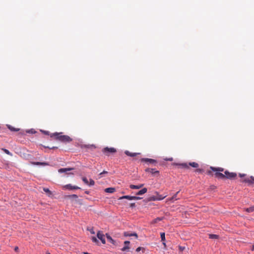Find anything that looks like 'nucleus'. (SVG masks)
<instances>
[{
	"label": "nucleus",
	"mask_w": 254,
	"mask_h": 254,
	"mask_svg": "<svg viewBox=\"0 0 254 254\" xmlns=\"http://www.w3.org/2000/svg\"><path fill=\"white\" fill-rule=\"evenodd\" d=\"M63 132H54L50 134V137L57 140H59L64 143L70 142L72 139L69 136L63 135Z\"/></svg>",
	"instance_id": "f257e3e1"
},
{
	"label": "nucleus",
	"mask_w": 254,
	"mask_h": 254,
	"mask_svg": "<svg viewBox=\"0 0 254 254\" xmlns=\"http://www.w3.org/2000/svg\"><path fill=\"white\" fill-rule=\"evenodd\" d=\"M11 131L18 132L17 135L22 136L25 135L26 133L34 134L37 131L33 128L27 129L26 130H20V128H8Z\"/></svg>",
	"instance_id": "f03ea898"
},
{
	"label": "nucleus",
	"mask_w": 254,
	"mask_h": 254,
	"mask_svg": "<svg viewBox=\"0 0 254 254\" xmlns=\"http://www.w3.org/2000/svg\"><path fill=\"white\" fill-rule=\"evenodd\" d=\"M224 171V168L221 167H214L211 166L210 167V170H207L206 171V174L208 175L212 176V172H218L221 173L222 172H223Z\"/></svg>",
	"instance_id": "7ed1b4c3"
},
{
	"label": "nucleus",
	"mask_w": 254,
	"mask_h": 254,
	"mask_svg": "<svg viewBox=\"0 0 254 254\" xmlns=\"http://www.w3.org/2000/svg\"><path fill=\"white\" fill-rule=\"evenodd\" d=\"M117 152L116 149L114 147H106L102 149V152L107 156H110L111 154L115 153Z\"/></svg>",
	"instance_id": "20e7f679"
},
{
	"label": "nucleus",
	"mask_w": 254,
	"mask_h": 254,
	"mask_svg": "<svg viewBox=\"0 0 254 254\" xmlns=\"http://www.w3.org/2000/svg\"><path fill=\"white\" fill-rule=\"evenodd\" d=\"M140 161L145 162L148 165L151 164L154 166H156L157 164V161L156 160L151 158H142L140 159Z\"/></svg>",
	"instance_id": "39448f33"
},
{
	"label": "nucleus",
	"mask_w": 254,
	"mask_h": 254,
	"mask_svg": "<svg viewBox=\"0 0 254 254\" xmlns=\"http://www.w3.org/2000/svg\"><path fill=\"white\" fill-rule=\"evenodd\" d=\"M224 179H228L233 180L236 178L237 174L234 172H229L228 171L226 170L224 171Z\"/></svg>",
	"instance_id": "423d86ee"
},
{
	"label": "nucleus",
	"mask_w": 254,
	"mask_h": 254,
	"mask_svg": "<svg viewBox=\"0 0 254 254\" xmlns=\"http://www.w3.org/2000/svg\"><path fill=\"white\" fill-rule=\"evenodd\" d=\"M123 199H127L128 200H139L142 199V197L137 196H130V195H123L120 197L119 199L121 200Z\"/></svg>",
	"instance_id": "0eeeda50"
},
{
	"label": "nucleus",
	"mask_w": 254,
	"mask_h": 254,
	"mask_svg": "<svg viewBox=\"0 0 254 254\" xmlns=\"http://www.w3.org/2000/svg\"><path fill=\"white\" fill-rule=\"evenodd\" d=\"M242 182L248 184V186H252L254 184V177L251 176L246 178L242 181Z\"/></svg>",
	"instance_id": "6e6552de"
},
{
	"label": "nucleus",
	"mask_w": 254,
	"mask_h": 254,
	"mask_svg": "<svg viewBox=\"0 0 254 254\" xmlns=\"http://www.w3.org/2000/svg\"><path fill=\"white\" fill-rule=\"evenodd\" d=\"M64 190H80L81 188L76 186H72L71 184H69L63 186Z\"/></svg>",
	"instance_id": "1a4fd4ad"
},
{
	"label": "nucleus",
	"mask_w": 254,
	"mask_h": 254,
	"mask_svg": "<svg viewBox=\"0 0 254 254\" xmlns=\"http://www.w3.org/2000/svg\"><path fill=\"white\" fill-rule=\"evenodd\" d=\"M161 200H162V197L157 198V196L156 195H153L151 196H149L147 198H146L145 199L143 200V201L145 202V203H147L149 201Z\"/></svg>",
	"instance_id": "9d476101"
},
{
	"label": "nucleus",
	"mask_w": 254,
	"mask_h": 254,
	"mask_svg": "<svg viewBox=\"0 0 254 254\" xmlns=\"http://www.w3.org/2000/svg\"><path fill=\"white\" fill-rule=\"evenodd\" d=\"M145 172L151 173L154 175H159V171L156 170L155 169L147 168L145 170Z\"/></svg>",
	"instance_id": "9b49d317"
},
{
	"label": "nucleus",
	"mask_w": 254,
	"mask_h": 254,
	"mask_svg": "<svg viewBox=\"0 0 254 254\" xmlns=\"http://www.w3.org/2000/svg\"><path fill=\"white\" fill-rule=\"evenodd\" d=\"M104 235L102 233L101 231H99L97 234V237L98 238L101 240L102 244H105L106 243V240L104 238Z\"/></svg>",
	"instance_id": "f8f14e48"
},
{
	"label": "nucleus",
	"mask_w": 254,
	"mask_h": 254,
	"mask_svg": "<svg viewBox=\"0 0 254 254\" xmlns=\"http://www.w3.org/2000/svg\"><path fill=\"white\" fill-rule=\"evenodd\" d=\"M172 165L174 166H178V168H185V169L189 168V165L186 163H173L172 164Z\"/></svg>",
	"instance_id": "ddd939ff"
},
{
	"label": "nucleus",
	"mask_w": 254,
	"mask_h": 254,
	"mask_svg": "<svg viewBox=\"0 0 254 254\" xmlns=\"http://www.w3.org/2000/svg\"><path fill=\"white\" fill-rule=\"evenodd\" d=\"M105 235L108 242H109L110 243H111V244L115 246H117V244L116 241L113 239L109 234L106 233Z\"/></svg>",
	"instance_id": "4468645a"
},
{
	"label": "nucleus",
	"mask_w": 254,
	"mask_h": 254,
	"mask_svg": "<svg viewBox=\"0 0 254 254\" xmlns=\"http://www.w3.org/2000/svg\"><path fill=\"white\" fill-rule=\"evenodd\" d=\"M124 235L125 237H131L134 236L137 239L138 238V236L136 233H129L128 232H125L124 233Z\"/></svg>",
	"instance_id": "2eb2a0df"
},
{
	"label": "nucleus",
	"mask_w": 254,
	"mask_h": 254,
	"mask_svg": "<svg viewBox=\"0 0 254 254\" xmlns=\"http://www.w3.org/2000/svg\"><path fill=\"white\" fill-rule=\"evenodd\" d=\"M214 175V176L220 179H224V176L225 174H223L222 173L218 172H215Z\"/></svg>",
	"instance_id": "dca6fc26"
},
{
	"label": "nucleus",
	"mask_w": 254,
	"mask_h": 254,
	"mask_svg": "<svg viewBox=\"0 0 254 254\" xmlns=\"http://www.w3.org/2000/svg\"><path fill=\"white\" fill-rule=\"evenodd\" d=\"M125 153L127 156L130 157H135L137 155H139L140 154V153H131L128 150H126L125 151Z\"/></svg>",
	"instance_id": "f3484780"
},
{
	"label": "nucleus",
	"mask_w": 254,
	"mask_h": 254,
	"mask_svg": "<svg viewBox=\"0 0 254 254\" xmlns=\"http://www.w3.org/2000/svg\"><path fill=\"white\" fill-rule=\"evenodd\" d=\"M73 170V168H61L59 169L58 172L60 173H66L67 172Z\"/></svg>",
	"instance_id": "a211bd4d"
},
{
	"label": "nucleus",
	"mask_w": 254,
	"mask_h": 254,
	"mask_svg": "<svg viewBox=\"0 0 254 254\" xmlns=\"http://www.w3.org/2000/svg\"><path fill=\"white\" fill-rule=\"evenodd\" d=\"M147 191V189L146 188H144L141 190H139L136 193V195H141L145 193Z\"/></svg>",
	"instance_id": "6ab92c4d"
},
{
	"label": "nucleus",
	"mask_w": 254,
	"mask_h": 254,
	"mask_svg": "<svg viewBox=\"0 0 254 254\" xmlns=\"http://www.w3.org/2000/svg\"><path fill=\"white\" fill-rule=\"evenodd\" d=\"M144 184H140L139 185H130L129 188L131 189H139L143 186Z\"/></svg>",
	"instance_id": "aec40b11"
},
{
	"label": "nucleus",
	"mask_w": 254,
	"mask_h": 254,
	"mask_svg": "<svg viewBox=\"0 0 254 254\" xmlns=\"http://www.w3.org/2000/svg\"><path fill=\"white\" fill-rule=\"evenodd\" d=\"M116 190V189L115 188H108L105 189V191L107 193H114Z\"/></svg>",
	"instance_id": "412c9836"
},
{
	"label": "nucleus",
	"mask_w": 254,
	"mask_h": 254,
	"mask_svg": "<svg viewBox=\"0 0 254 254\" xmlns=\"http://www.w3.org/2000/svg\"><path fill=\"white\" fill-rule=\"evenodd\" d=\"M82 148H89V149H94L96 148V146L94 144L90 145V144H85L83 145L81 147Z\"/></svg>",
	"instance_id": "4be33fe9"
},
{
	"label": "nucleus",
	"mask_w": 254,
	"mask_h": 254,
	"mask_svg": "<svg viewBox=\"0 0 254 254\" xmlns=\"http://www.w3.org/2000/svg\"><path fill=\"white\" fill-rule=\"evenodd\" d=\"M189 165L195 168H197L199 166L198 164L194 162L189 163Z\"/></svg>",
	"instance_id": "5701e85b"
},
{
	"label": "nucleus",
	"mask_w": 254,
	"mask_h": 254,
	"mask_svg": "<svg viewBox=\"0 0 254 254\" xmlns=\"http://www.w3.org/2000/svg\"><path fill=\"white\" fill-rule=\"evenodd\" d=\"M163 219H164V217H157L156 218H155V219H154V220L152 221V224L156 223H157L158 221H162Z\"/></svg>",
	"instance_id": "b1692460"
},
{
	"label": "nucleus",
	"mask_w": 254,
	"mask_h": 254,
	"mask_svg": "<svg viewBox=\"0 0 254 254\" xmlns=\"http://www.w3.org/2000/svg\"><path fill=\"white\" fill-rule=\"evenodd\" d=\"M245 211L248 213H251L254 211V206H251L245 209Z\"/></svg>",
	"instance_id": "393cba45"
},
{
	"label": "nucleus",
	"mask_w": 254,
	"mask_h": 254,
	"mask_svg": "<svg viewBox=\"0 0 254 254\" xmlns=\"http://www.w3.org/2000/svg\"><path fill=\"white\" fill-rule=\"evenodd\" d=\"M219 238V236L216 234H211L209 235V238L212 239H217Z\"/></svg>",
	"instance_id": "a878e982"
},
{
	"label": "nucleus",
	"mask_w": 254,
	"mask_h": 254,
	"mask_svg": "<svg viewBox=\"0 0 254 254\" xmlns=\"http://www.w3.org/2000/svg\"><path fill=\"white\" fill-rule=\"evenodd\" d=\"M130 249L129 246H125L123 248L121 249V251L123 252H129Z\"/></svg>",
	"instance_id": "bb28decb"
},
{
	"label": "nucleus",
	"mask_w": 254,
	"mask_h": 254,
	"mask_svg": "<svg viewBox=\"0 0 254 254\" xmlns=\"http://www.w3.org/2000/svg\"><path fill=\"white\" fill-rule=\"evenodd\" d=\"M43 190L48 193V196H50L52 194L51 191L48 188H43Z\"/></svg>",
	"instance_id": "cd10ccee"
},
{
	"label": "nucleus",
	"mask_w": 254,
	"mask_h": 254,
	"mask_svg": "<svg viewBox=\"0 0 254 254\" xmlns=\"http://www.w3.org/2000/svg\"><path fill=\"white\" fill-rule=\"evenodd\" d=\"M180 191H177L175 194H174L173 196L170 199L171 200H177V198L178 194L179 193Z\"/></svg>",
	"instance_id": "c85d7f7f"
},
{
	"label": "nucleus",
	"mask_w": 254,
	"mask_h": 254,
	"mask_svg": "<svg viewBox=\"0 0 254 254\" xmlns=\"http://www.w3.org/2000/svg\"><path fill=\"white\" fill-rule=\"evenodd\" d=\"M161 239L162 242H165V234L164 232L161 233Z\"/></svg>",
	"instance_id": "c756f323"
},
{
	"label": "nucleus",
	"mask_w": 254,
	"mask_h": 254,
	"mask_svg": "<svg viewBox=\"0 0 254 254\" xmlns=\"http://www.w3.org/2000/svg\"><path fill=\"white\" fill-rule=\"evenodd\" d=\"M40 131L45 135H48L50 136V134H51V133H50V131H47V130L40 129Z\"/></svg>",
	"instance_id": "7c9ffc66"
},
{
	"label": "nucleus",
	"mask_w": 254,
	"mask_h": 254,
	"mask_svg": "<svg viewBox=\"0 0 254 254\" xmlns=\"http://www.w3.org/2000/svg\"><path fill=\"white\" fill-rule=\"evenodd\" d=\"M66 197L69 198H77L78 197V196L76 194H73L68 195Z\"/></svg>",
	"instance_id": "2f4dec72"
},
{
	"label": "nucleus",
	"mask_w": 254,
	"mask_h": 254,
	"mask_svg": "<svg viewBox=\"0 0 254 254\" xmlns=\"http://www.w3.org/2000/svg\"><path fill=\"white\" fill-rule=\"evenodd\" d=\"M156 194V196H157V198H161L162 197V200L166 197V195H160L158 193V192L157 191H155V192Z\"/></svg>",
	"instance_id": "473e14b6"
},
{
	"label": "nucleus",
	"mask_w": 254,
	"mask_h": 254,
	"mask_svg": "<svg viewBox=\"0 0 254 254\" xmlns=\"http://www.w3.org/2000/svg\"><path fill=\"white\" fill-rule=\"evenodd\" d=\"M195 171L196 173H198L199 174H201V173H203L204 172V170L203 169L198 168V169H196Z\"/></svg>",
	"instance_id": "72a5a7b5"
},
{
	"label": "nucleus",
	"mask_w": 254,
	"mask_h": 254,
	"mask_svg": "<svg viewBox=\"0 0 254 254\" xmlns=\"http://www.w3.org/2000/svg\"><path fill=\"white\" fill-rule=\"evenodd\" d=\"M140 251H142V253H144V251H145V248H144L143 247H138L136 249V252H138Z\"/></svg>",
	"instance_id": "f704fd0d"
},
{
	"label": "nucleus",
	"mask_w": 254,
	"mask_h": 254,
	"mask_svg": "<svg viewBox=\"0 0 254 254\" xmlns=\"http://www.w3.org/2000/svg\"><path fill=\"white\" fill-rule=\"evenodd\" d=\"M108 173V172L106 171H103L102 172L100 173L99 174V178H101L102 177H103V175H104V174H107Z\"/></svg>",
	"instance_id": "c9c22d12"
},
{
	"label": "nucleus",
	"mask_w": 254,
	"mask_h": 254,
	"mask_svg": "<svg viewBox=\"0 0 254 254\" xmlns=\"http://www.w3.org/2000/svg\"><path fill=\"white\" fill-rule=\"evenodd\" d=\"M2 150L6 154L9 155L10 156L12 155V154L8 150L6 149H3Z\"/></svg>",
	"instance_id": "e433bc0d"
},
{
	"label": "nucleus",
	"mask_w": 254,
	"mask_h": 254,
	"mask_svg": "<svg viewBox=\"0 0 254 254\" xmlns=\"http://www.w3.org/2000/svg\"><path fill=\"white\" fill-rule=\"evenodd\" d=\"M42 146L45 148H49L50 149H58V147L57 146H53L52 147H50L49 146H45V145H42Z\"/></svg>",
	"instance_id": "4c0bfd02"
},
{
	"label": "nucleus",
	"mask_w": 254,
	"mask_h": 254,
	"mask_svg": "<svg viewBox=\"0 0 254 254\" xmlns=\"http://www.w3.org/2000/svg\"><path fill=\"white\" fill-rule=\"evenodd\" d=\"M82 181L86 185H88V181L86 177H83L82 178Z\"/></svg>",
	"instance_id": "58836bf2"
},
{
	"label": "nucleus",
	"mask_w": 254,
	"mask_h": 254,
	"mask_svg": "<svg viewBox=\"0 0 254 254\" xmlns=\"http://www.w3.org/2000/svg\"><path fill=\"white\" fill-rule=\"evenodd\" d=\"M94 184H95V182L94 181V180H92V179H90L89 184L88 183V185L91 186L94 185Z\"/></svg>",
	"instance_id": "ea45409f"
},
{
	"label": "nucleus",
	"mask_w": 254,
	"mask_h": 254,
	"mask_svg": "<svg viewBox=\"0 0 254 254\" xmlns=\"http://www.w3.org/2000/svg\"><path fill=\"white\" fill-rule=\"evenodd\" d=\"M31 164L34 165H40L41 162H31Z\"/></svg>",
	"instance_id": "a19ab883"
},
{
	"label": "nucleus",
	"mask_w": 254,
	"mask_h": 254,
	"mask_svg": "<svg viewBox=\"0 0 254 254\" xmlns=\"http://www.w3.org/2000/svg\"><path fill=\"white\" fill-rule=\"evenodd\" d=\"M92 242H95V243H99V241L97 239V238L95 237H93L92 238Z\"/></svg>",
	"instance_id": "79ce46f5"
},
{
	"label": "nucleus",
	"mask_w": 254,
	"mask_h": 254,
	"mask_svg": "<svg viewBox=\"0 0 254 254\" xmlns=\"http://www.w3.org/2000/svg\"><path fill=\"white\" fill-rule=\"evenodd\" d=\"M41 166H49V163L48 162H41Z\"/></svg>",
	"instance_id": "37998d69"
},
{
	"label": "nucleus",
	"mask_w": 254,
	"mask_h": 254,
	"mask_svg": "<svg viewBox=\"0 0 254 254\" xmlns=\"http://www.w3.org/2000/svg\"><path fill=\"white\" fill-rule=\"evenodd\" d=\"M135 206H136V205H135V203H131L129 205V207L132 208L135 207Z\"/></svg>",
	"instance_id": "c03bdc74"
},
{
	"label": "nucleus",
	"mask_w": 254,
	"mask_h": 254,
	"mask_svg": "<svg viewBox=\"0 0 254 254\" xmlns=\"http://www.w3.org/2000/svg\"><path fill=\"white\" fill-rule=\"evenodd\" d=\"M124 244H125V246H129V245L130 244V242L128 241H126L124 242Z\"/></svg>",
	"instance_id": "a18cd8bd"
},
{
	"label": "nucleus",
	"mask_w": 254,
	"mask_h": 254,
	"mask_svg": "<svg viewBox=\"0 0 254 254\" xmlns=\"http://www.w3.org/2000/svg\"><path fill=\"white\" fill-rule=\"evenodd\" d=\"M90 232L91 233V234H95V232L94 231V229L93 228H91V229L89 230Z\"/></svg>",
	"instance_id": "49530a36"
},
{
	"label": "nucleus",
	"mask_w": 254,
	"mask_h": 254,
	"mask_svg": "<svg viewBox=\"0 0 254 254\" xmlns=\"http://www.w3.org/2000/svg\"><path fill=\"white\" fill-rule=\"evenodd\" d=\"M246 176V175L245 174H239V176L241 178H243V177H245Z\"/></svg>",
	"instance_id": "de8ad7c7"
},
{
	"label": "nucleus",
	"mask_w": 254,
	"mask_h": 254,
	"mask_svg": "<svg viewBox=\"0 0 254 254\" xmlns=\"http://www.w3.org/2000/svg\"><path fill=\"white\" fill-rule=\"evenodd\" d=\"M173 160V159L172 157L169 158H168V159H166V160L170 161H172Z\"/></svg>",
	"instance_id": "09e8293b"
},
{
	"label": "nucleus",
	"mask_w": 254,
	"mask_h": 254,
	"mask_svg": "<svg viewBox=\"0 0 254 254\" xmlns=\"http://www.w3.org/2000/svg\"><path fill=\"white\" fill-rule=\"evenodd\" d=\"M18 250H19V249H18V247H15L14 248V251H15V252H17L18 251Z\"/></svg>",
	"instance_id": "8fccbe9b"
},
{
	"label": "nucleus",
	"mask_w": 254,
	"mask_h": 254,
	"mask_svg": "<svg viewBox=\"0 0 254 254\" xmlns=\"http://www.w3.org/2000/svg\"><path fill=\"white\" fill-rule=\"evenodd\" d=\"M85 193L86 194H89L90 191H88V190H86V191H85Z\"/></svg>",
	"instance_id": "3c124183"
},
{
	"label": "nucleus",
	"mask_w": 254,
	"mask_h": 254,
	"mask_svg": "<svg viewBox=\"0 0 254 254\" xmlns=\"http://www.w3.org/2000/svg\"><path fill=\"white\" fill-rule=\"evenodd\" d=\"M251 250L254 251V244L252 246V247L251 248Z\"/></svg>",
	"instance_id": "603ef678"
},
{
	"label": "nucleus",
	"mask_w": 254,
	"mask_h": 254,
	"mask_svg": "<svg viewBox=\"0 0 254 254\" xmlns=\"http://www.w3.org/2000/svg\"><path fill=\"white\" fill-rule=\"evenodd\" d=\"M163 245L165 247L166 246V243H165V242H163Z\"/></svg>",
	"instance_id": "864d4df0"
},
{
	"label": "nucleus",
	"mask_w": 254,
	"mask_h": 254,
	"mask_svg": "<svg viewBox=\"0 0 254 254\" xmlns=\"http://www.w3.org/2000/svg\"><path fill=\"white\" fill-rule=\"evenodd\" d=\"M184 249V248H182V247H180V249L181 250H183Z\"/></svg>",
	"instance_id": "5fc2aeb1"
},
{
	"label": "nucleus",
	"mask_w": 254,
	"mask_h": 254,
	"mask_svg": "<svg viewBox=\"0 0 254 254\" xmlns=\"http://www.w3.org/2000/svg\"><path fill=\"white\" fill-rule=\"evenodd\" d=\"M6 126H7V127H11L10 126H9V125H6Z\"/></svg>",
	"instance_id": "6e6d98bb"
},
{
	"label": "nucleus",
	"mask_w": 254,
	"mask_h": 254,
	"mask_svg": "<svg viewBox=\"0 0 254 254\" xmlns=\"http://www.w3.org/2000/svg\"><path fill=\"white\" fill-rule=\"evenodd\" d=\"M46 254H51L49 253H46Z\"/></svg>",
	"instance_id": "4d7b16f0"
},
{
	"label": "nucleus",
	"mask_w": 254,
	"mask_h": 254,
	"mask_svg": "<svg viewBox=\"0 0 254 254\" xmlns=\"http://www.w3.org/2000/svg\"><path fill=\"white\" fill-rule=\"evenodd\" d=\"M68 174H73V173H69Z\"/></svg>",
	"instance_id": "13d9d810"
},
{
	"label": "nucleus",
	"mask_w": 254,
	"mask_h": 254,
	"mask_svg": "<svg viewBox=\"0 0 254 254\" xmlns=\"http://www.w3.org/2000/svg\"><path fill=\"white\" fill-rule=\"evenodd\" d=\"M1 128H0V129H1ZM2 128L3 129V128Z\"/></svg>",
	"instance_id": "bf43d9fd"
}]
</instances>
